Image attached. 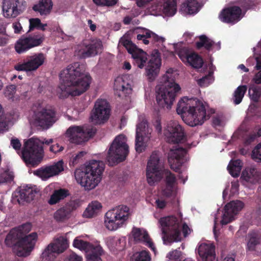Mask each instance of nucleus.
I'll return each mask as SVG.
<instances>
[{
	"instance_id": "f257e3e1",
	"label": "nucleus",
	"mask_w": 261,
	"mask_h": 261,
	"mask_svg": "<svg viewBox=\"0 0 261 261\" xmlns=\"http://www.w3.org/2000/svg\"><path fill=\"white\" fill-rule=\"evenodd\" d=\"M60 82L57 93L60 99L79 96L90 87L92 78L85 73V67L79 62L73 63L63 69L60 74Z\"/></svg>"
},
{
	"instance_id": "f03ea898",
	"label": "nucleus",
	"mask_w": 261,
	"mask_h": 261,
	"mask_svg": "<svg viewBox=\"0 0 261 261\" xmlns=\"http://www.w3.org/2000/svg\"><path fill=\"white\" fill-rule=\"evenodd\" d=\"M176 112L185 123L192 127L202 125L209 118L205 106L197 98L183 97L177 103Z\"/></svg>"
},
{
	"instance_id": "7ed1b4c3",
	"label": "nucleus",
	"mask_w": 261,
	"mask_h": 261,
	"mask_svg": "<svg viewBox=\"0 0 261 261\" xmlns=\"http://www.w3.org/2000/svg\"><path fill=\"white\" fill-rule=\"evenodd\" d=\"M105 164H87L84 167L76 169L74 176L78 183L86 190L96 187L100 181Z\"/></svg>"
},
{
	"instance_id": "20e7f679",
	"label": "nucleus",
	"mask_w": 261,
	"mask_h": 261,
	"mask_svg": "<svg viewBox=\"0 0 261 261\" xmlns=\"http://www.w3.org/2000/svg\"><path fill=\"white\" fill-rule=\"evenodd\" d=\"M163 76L165 81L156 91V99L158 105L163 108L170 109L175 100L177 93L180 90L178 84L171 77L170 70Z\"/></svg>"
},
{
	"instance_id": "39448f33",
	"label": "nucleus",
	"mask_w": 261,
	"mask_h": 261,
	"mask_svg": "<svg viewBox=\"0 0 261 261\" xmlns=\"http://www.w3.org/2000/svg\"><path fill=\"white\" fill-rule=\"evenodd\" d=\"M37 239L36 232H33L22 238L15 228L10 230L5 240L6 245L10 247L17 248L18 256H27L34 248Z\"/></svg>"
},
{
	"instance_id": "423d86ee",
	"label": "nucleus",
	"mask_w": 261,
	"mask_h": 261,
	"mask_svg": "<svg viewBox=\"0 0 261 261\" xmlns=\"http://www.w3.org/2000/svg\"><path fill=\"white\" fill-rule=\"evenodd\" d=\"M126 141V138L123 134L115 138L107 152L106 159L108 163H120L126 160L129 153Z\"/></svg>"
},
{
	"instance_id": "0eeeda50",
	"label": "nucleus",
	"mask_w": 261,
	"mask_h": 261,
	"mask_svg": "<svg viewBox=\"0 0 261 261\" xmlns=\"http://www.w3.org/2000/svg\"><path fill=\"white\" fill-rule=\"evenodd\" d=\"M159 222L162 227L164 243L168 242L170 243L181 241L180 222L176 217L171 216L161 218Z\"/></svg>"
},
{
	"instance_id": "6e6552de",
	"label": "nucleus",
	"mask_w": 261,
	"mask_h": 261,
	"mask_svg": "<svg viewBox=\"0 0 261 261\" xmlns=\"http://www.w3.org/2000/svg\"><path fill=\"white\" fill-rule=\"evenodd\" d=\"M33 117L35 124L43 129H48L57 120L56 109L49 105L39 104L34 110Z\"/></svg>"
},
{
	"instance_id": "1a4fd4ad",
	"label": "nucleus",
	"mask_w": 261,
	"mask_h": 261,
	"mask_svg": "<svg viewBox=\"0 0 261 261\" xmlns=\"http://www.w3.org/2000/svg\"><path fill=\"white\" fill-rule=\"evenodd\" d=\"M129 208L126 205H119L108 211L105 215V225L110 230H115L121 227L127 220Z\"/></svg>"
},
{
	"instance_id": "9d476101",
	"label": "nucleus",
	"mask_w": 261,
	"mask_h": 261,
	"mask_svg": "<svg viewBox=\"0 0 261 261\" xmlns=\"http://www.w3.org/2000/svg\"><path fill=\"white\" fill-rule=\"evenodd\" d=\"M39 142V139L32 138L24 143L22 156L25 163H40L42 161L44 149Z\"/></svg>"
},
{
	"instance_id": "9b49d317",
	"label": "nucleus",
	"mask_w": 261,
	"mask_h": 261,
	"mask_svg": "<svg viewBox=\"0 0 261 261\" xmlns=\"http://www.w3.org/2000/svg\"><path fill=\"white\" fill-rule=\"evenodd\" d=\"M96 133V128L92 126L73 125L67 129L66 136L71 143L81 144L93 137Z\"/></svg>"
},
{
	"instance_id": "f8f14e48",
	"label": "nucleus",
	"mask_w": 261,
	"mask_h": 261,
	"mask_svg": "<svg viewBox=\"0 0 261 261\" xmlns=\"http://www.w3.org/2000/svg\"><path fill=\"white\" fill-rule=\"evenodd\" d=\"M68 241L66 238L60 236L54 239L42 253V257L46 261L54 260L56 258V254L65 251L68 247Z\"/></svg>"
},
{
	"instance_id": "ddd939ff",
	"label": "nucleus",
	"mask_w": 261,
	"mask_h": 261,
	"mask_svg": "<svg viewBox=\"0 0 261 261\" xmlns=\"http://www.w3.org/2000/svg\"><path fill=\"white\" fill-rule=\"evenodd\" d=\"M68 241L66 238L60 236L54 239L42 253V257L46 261L54 260L56 258V254L65 251L68 247Z\"/></svg>"
},
{
	"instance_id": "4468645a",
	"label": "nucleus",
	"mask_w": 261,
	"mask_h": 261,
	"mask_svg": "<svg viewBox=\"0 0 261 261\" xmlns=\"http://www.w3.org/2000/svg\"><path fill=\"white\" fill-rule=\"evenodd\" d=\"M44 40V35L39 33L21 37L16 43L15 48L18 54H22L30 49L40 45Z\"/></svg>"
},
{
	"instance_id": "2eb2a0df",
	"label": "nucleus",
	"mask_w": 261,
	"mask_h": 261,
	"mask_svg": "<svg viewBox=\"0 0 261 261\" xmlns=\"http://www.w3.org/2000/svg\"><path fill=\"white\" fill-rule=\"evenodd\" d=\"M152 129L148 127L147 121L143 120L137 125L135 149L140 153L145 150L146 143L150 140Z\"/></svg>"
},
{
	"instance_id": "dca6fc26",
	"label": "nucleus",
	"mask_w": 261,
	"mask_h": 261,
	"mask_svg": "<svg viewBox=\"0 0 261 261\" xmlns=\"http://www.w3.org/2000/svg\"><path fill=\"white\" fill-rule=\"evenodd\" d=\"M120 42L128 53L132 55L134 64L139 68H143L147 60V54L142 49H140L130 40L121 38Z\"/></svg>"
},
{
	"instance_id": "f3484780",
	"label": "nucleus",
	"mask_w": 261,
	"mask_h": 261,
	"mask_svg": "<svg viewBox=\"0 0 261 261\" xmlns=\"http://www.w3.org/2000/svg\"><path fill=\"white\" fill-rule=\"evenodd\" d=\"M102 49V42L99 40L87 41L78 46L76 55L81 59H86L97 55Z\"/></svg>"
},
{
	"instance_id": "a211bd4d",
	"label": "nucleus",
	"mask_w": 261,
	"mask_h": 261,
	"mask_svg": "<svg viewBox=\"0 0 261 261\" xmlns=\"http://www.w3.org/2000/svg\"><path fill=\"white\" fill-rule=\"evenodd\" d=\"M166 141L169 143L178 144L186 140V136L182 127L176 122H170L164 130Z\"/></svg>"
},
{
	"instance_id": "6ab92c4d",
	"label": "nucleus",
	"mask_w": 261,
	"mask_h": 261,
	"mask_svg": "<svg viewBox=\"0 0 261 261\" xmlns=\"http://www.w3.org/2000/svg\"><path fill=\"white\" fill-rule=\"evenodd\" d=\"M110 114V108L107 101L105 99H98L95 103L90 118L94 123H103L109 119Z\"/></svg>"
},
{
	"instance_id": "aec40b11",
	"label": "nucleus",
	"mask_w": 261,
	"mask_h": 261,
	"mask_svg": "<svg viewBox=\"0 0 261 261\" xmlns=\"http://www.w3.org/2000/svg\"><path fill=\"white\" fill-rule=\"evenodd\" d=\"M26 7V2L23 0H4V15L7 18H15L25 10Z\"/></svg>"
},
{
	"instance_id": "412c9836",
	"label": "nucleus",
	"mask_w": 261,
	"mask_h": 261,
	"mask_svg": "<svg viewBox=\"0 0 261 261\" xmlns=\"http://www.w3.org/2000/svg\"><path fill=\"white\" fill-rule=\"evenodd\" d=\"M161 66V54L158 49H153L145 68V73L149 82L153 81L158 76Z\"/></svg>"
},
{
	"instance_id": "4be33fe9",
	"label": "nucleus",
	"mask_w": 261,
	"mask_h": 261,
	"mask_svg": "<svg viewBox=\"0 0 261 261\" xmlns=\"http://www.w3.org/2000/svg\"><path fill=\"white\" fill-rule=\"evenodd\" d=\"M45 60V56L43 53L35 54L28 57L23 63L15 65L14 69L17 71H34L44 63Z\"/></svg>"
},
{
	"instance_id": "5701e85b",
	"label": "nucleus",
	"mask_w": 261,
	"mask_h": 261,
	"mask_svg": "<svg viewBox=\"0 0 261 261\" xmlns=\"http://www.w3.org/2000/svg\"><path fill=\"white\" fill-rule=\"evenodd\" d=\"M244 204L240 200L231 201L225 205L224 213L221 221L222 225H226L234 219V216L244 207Z\"/></svg>"
},
{
	"instance_id": "b1692460",
	"label": "nucleus",
	"mask_w": 261,
	"mask_h": 261,
	"mask_svg": "<svg viewBox=\"0 0 261 261\" xmlns=\"http://www.w3.org/2000/svg\"><path fill=\"white\" fill-rule=\"evenodd\" d=\"M242 12V9L238 6L229 7L222 10L220 17L224 22L234 24L241 19Z\"/></svg>"
},
{
	"instance_id": "393cba45",
	"label": "nucleus",
	"mask_w": 261,
	"mask_h": 261,
	"mask_svg": "<svg viewBox=\"0 0 261 261\" xmlns=\"http://www.w3.org/2000/svg\"><path fill=\"white\" fill-rule=\"evenodd\" d=\"M159 165L160 164H147L146 177L147 182L150 186L160 181L163 177L165 169Z\"/></svg>"
},
{
	"instance_id": "a878e982",
	"label": "nucleus",
	"mask_w": 261,
	"mask_h": 261,
	"mask_svg": "<svg viewBox=\"0 0 261 261\" xmlns=\"http://www.w3.org/2000/svg\"><path fill=\"white\" fill-rule=\"evenodd\" d=\"M64 170L63 164H53L51 166L41 167L34 170V175L45 180L59 174Z\"/></svg>"
},
{
	"instance_id": "bb28decb",
	"label": "nucleus",
	"mask_w": 261,
	"mask_h": 261,
	"mask_svg": "<svg viewBox=\"0 0 261 261\" xmlns=\"http://www.w3.org/2000/svg\"><path fill=\"white\" fill-rule=\"evenodd\" d=\"M187 150L182 147H178L171 150L168 153V163H185L187 159Z\"/></svg>"
},
{
	"instance_id": "cd10ccee",
	"label": "nucleus",
	"mask_w": 261,
	"mask_h": 261,
	"mask_svg": "<svg viewBox=\"0 0 261 261\" xmlns=\"http://www.w3.org/2000/svg\"><path fill=\"white\" fill-rule=\"evenodd\" d=\"M38 191L32 187L28 186L21 188L16 197H17V201L19 204L23 202H30L34 200L36 195L38 194Z\"/></svg>"
},
{
	"instance_id": "c85d7f7f",
	"label": "nucleus",
	"mask_w": 261,
	"mask_h": 261,
	"mask_svg": "<svg viewBox=\"0 0 261 261\" xmlns=\"http://www.w3.org/2000/svg\"><path fill=\"white\" fill-rule=\"evenodd\" d=\"M215 250L214 245L202 243L199 246L198 253L202 261H214L215 258Z\"/></svg>"
},
{
	"instance_id": "c756f323",
	"label": "nucleus",
	"mask_w": 261,
	"mask_h": 261,
	"mask_svg": "<svg viewBox=\"0 0 261 261\" xmlns=\"http://www.w3.org/2000/svg\"><path fill=\"white\" fill-rule=\"evenodd\" d=\"M76 208L75 203L74 201H70L58 210L55 213L54 218L58 222H63L69 217L70 213Z\"/></svg>"
},
{
	"instance_id": "7c9ffc66",
	"label": "nucleus",
	"mask_w": 261,
	"mask_h": 261,
	"mask_svg": "<svg viewBox=\"0 0 261 261\" xmlns=\"http://www.w3.org/2000/svg\"><path fill=\"white\" fill-rule=\"evenodd\" d=\"M132 235L136 241H143L146 243L147 246L153 251L155 247L153 242L146 231H142L140 228L134 227L132 230Z\"/></svg>"
},
{
	"instance_id": "2f4dec72",
	"label": "nucleus",
	"mask_w": 261,
	"mask_h": 261,
	"mask_svg": "<svg viewBox=\"0 0 261 261\" xmlns=\"http://www.w3.org/2000/svg\"><path fill=\"white\" fill-rule=\"evenodd\" d=\"M260 173L256 169L246 168L242 173L241 178L247 182L254 184L260 179Z\"/></svg>"
},
{
	"instance_id": "473e14b6",
	"label": "nucleus",
	"mask_w": 261,
	"mask_h": 261,
	"mask_svg": "<svg viewBox=\"0 0 261 261\" xmlns=\"http://www.w3.org/2000/svg\"><path fill=\"white\" fill-rule=\"evenodd\" d=\"M114 90L121 92L125 96L132 93V88L130 83L125 81L123 78L118 77L115 80Z\"/></svg>"
},
{
	"instance_id": "72a5a7b5",
	"label": "nucleus",
	"mask_w": 261,
	"mask_h": 261,
	"mask_svg": "<svg viewBox=\"0 0 261 261\" xmlns=\"http://www.w3.org/2000/svg\"><path fill=\"white\" fill-rule=\"evenodd\" d=\"M51 0H41L38 4L33 7V10L41 15H46L50 13L53 8Z\"/></svg>"
},
{
	"instance_id": "f704fd0d",
	"label": "nucleus",
	"mask_w": 261,
	"mask_h": 261,
	"mask_svg": "<svg viewBox=\"0 0 261 261\" xmlns=\"http://www.w3.org/2000/svg\"><path fill=\"white\" fill-rule=\"evenodd\" d=\"M137 30H141L140 32L142 34H138L137 36V39L138 40H141L143 38H150L152 39V41L154 42H159L163 43L165 41V39L163 37H159L153 32L143 28H138Z\"/></svg>"
},
{
	"instance_id": "c9c22d12",
	"label": "nucleus",
	"mask_w": 261,
	"mask_h": 261,
	"mask_svg": "<svg viewBox=\"0 0 261 261\" xmlns=\"http://www.w3.org/2000/svg\"><path fill=\"white\" fill-rule=\"evenodd\" d=\"M86 253L87 261H102L101 256L103 253V250L99 245H93Z\"/></svg>"
},
{
	"instance_id": "e433bc0d",
	"label": "nucleus",
	"mask_w": 261,
	"mask_h": 261,
	"mask_svg": "<svg viewBox=\"0 0 261 261\" xmlns=\"http://www.w3.org/2000/svg\"><path fill=\"white\" fill-rule=\"evenodd\" d=\"M102 205L98 201H93L90 203L83 213V216L86 218H92L100 212Z\"/></svg>"
},
{
	"instance_id": "4c0bfd02",
	"label": "nucleus",
	"mask_w": 261,
	"mask_h": 261,
	"mask_svg": "<svg viewBox=\"0 0 261 261\" xmlns=\"http://www.w3.org/2000/svg\"><path fill=\"white\" fill-rule=\"evenodd\" d=\"M69 195V191L66 189L61 188L58 190H55L50 196L48 202L50 205L55 204L59 202L60 200L65 199Z\"/></svg>"
},
{
	"instance_id": "58836bf2",
	"label": "nucleus",
	"mask_w": 261,
	"mask_h": 261,
	"mask_svg": "<svg viewBox=\"0 0 261 261\" xmlns=\"http://www.w3.org/2000/svg\"><path fill=\"white\" fill-rule=\"evenodd\" d=\"M199 40L196 42V48L198 49L204 47L206 50L210 51L212 49L215 42L204 35L199 37Z\"/></svg>"
},
{
	"instance_id": "ea45409f",
	"label": "nucleus",
	"mask_w": 261,
	"mask_h": 261,
	"mask_svg": "<svg viewBox=\"0 0 261 261\" xmlns=\"http://www.w3.org/2000/svg\"><path fill=\"white\" fill-rule=\"evenodd\" d=\"M182 8L189 14H195L199 11V3L196 0H188L182 4Z\"/></svg>"
},
{
	"instance_id": "a19ab883",
	"label": "nucleus",
	"mask_w": 261,
	"mask_h": 261,
	"mask_svg": "<svg viewBox=\"0 0 261 261\" xmlns=\"http://www.w3.org/2000/svg\"><path fill=\"white\" fill-rule=\"evenodd\" d=\"M187 62L195 68H200L203 64L202 58L194 52L190 53Z\"/></svg>"
},
{
	"instance_id": "79ce46f5",
	"label": "nucleus",
	"mask_w": 261,
	"mask_h": 261,
	"mask_svg": "<svg viewBox=\"0 0 261 261\" xmlns=\"http://www.w3.org/2000/svg\"><path fill=\"white\" fill-rule=\"evenodd\" d=\"M87 153L86 151H82L79 152L73 158L72 163H103V161L96 160H86Z\"/></svg>"
},
{
	"instance_id": "37998d69",
	"label": "nucleus",
	"mask_w": 261,
	"mask_h": 261,
	"mask_svg": "<svg viewBox=\"0 0 261 261\" xmlns=\"http://www.w3.org/2000/svg\"><path fill=\"white\" fill-rule=\"evenodd\" d=\"M93 245L88 242L80 239L79 237L75 238L73 242V246L74 247L81 251H84L86 253H88Z\"/></svg>"
},
{
	"instance_id": "c03bdc74",
	"label": "nucleus",
	"mask_w": 261,
	"mask_h": 261,
	"mask_svg": "<svg viewBox=\"0 0 261 261\" xmlns=\"http://www.w3.org/2000/svg\"><path fill=\"white\" fill-rule=\"evenodd\" d=\"M247 90V87L246 85L239 86L236 89L233 93V98L235 105H239L241 102Z\"/></svg>"
},
{
	"instance_id": "a18cd8bd",
	"label": "nucleus",
	"mask_w": 261,
	"mask_h": 261,
	"mask_svg": "<svg viewBox=\"0 0 261 261\" xmlns=\"http://www.w3.org/2000/svg\"><path fill=\"white\" fill-rule=\"evenodd\" d=\"M260 236L256 232H252L250 234V238L247 243V248L250 251H254L255 250L256 247L260 244Z\"/></svg>"
},
{
	"instance_id": "49530a36",
	"label": "nucleus",
	"mask_w": 261,
	"mask_h": 261,
	"mask_svg": "<svg viewBox=\"0 0 261 261\" xmlns=\"http://www.w3.org/2000/svg\"><path fill=\"white\" fill-rule=\"evenodd\" d=\"M176 4L174 1H168L164 5V13L168 16L174 15L176 12Z\"/></svg>"
},
{
	"instance_id": "de8ad7c7",
	"label": "nucleus",
	"mask_w": 261,
	"mask_h": 261,
	"mask_svg": "<svg viewBox=\"0 0 261 261\" xmlns=\"http://www.w3.org/2000/svg\"><path fill=\"white\" fill-rule=\"evenodd\" d=\"M29 22V32L33 31L35 28L44 31L45 27L47 26V24L42 23L40 19L38 18L30 19Z\"/></svg>"
},
{
	"instance_id": "09e8293b",
	"label": "nucleus",
	"mask_w": 261,
	"mask_h": 261,
	"mask_svg": "<svg viewBox=\"0 0 261 261\" xmlns=\"http://www.w3.org/2000/svg\"><path fill=\"white\" fill-rule=\"evenodd\" d=\"M151 257L148 251L143 250L135 253L133 255V261H150Z\"/></svg>"
},
{
	"instance_id": "8fccbe9b",
	"label": "nucleus",
	"mask_w": 261,
	"mask_h": 261,
	"mask_svg": "<svg viewBox=\"0 0 261 261\" xmlns=\"http://www.w3.org/2000/svg\"><path fill=\"white\" fill-rule=\"evenodd\" d=\"M241 164H228L227 169L229 174L233 177H238L242 170Z\"/></svg>"
},
{
	"instance_id": "3c124183",
	"label": "nucleus",
	"mask_w": 261,
	"mask_h": 261,
	"mask_svg": "<svg viewBox=\"0 0 261 261\" xmlns=\"http://www.w3.org/2000/svg\"><path fill=\"white\" fill-rule=\"evenodd\" d=\"M15 228L17 230L18 232H19L20 236L22 238L27 236L26 234L31 230L32 225L30 223H26Z\"/></svg>"
},
{
	"instance_id": "603ef678",
	"label": "nucleus",
	"mask_w": 261,
	"mask_h": 261,
	"mask_svg": "<svg viewBox=\"0 0 261 261\" xmlns=\"http://www.w3.org/2000/svg\"><path fill=\"white\" fill-rule=\"evenodd\" d=\"M249 94L252 100L258 102L261 96V88L257 87L250 88Z\"/></svg>"
},
{
	"instance_id": "864d4df0",
	"label": "nucleus",
	"mask_w": 261,
	"mask_h": 261,
	"mask_svg": "<svg viewBox=\"0 0 261 261\" xmlns=\"http://www.w3.org/2000/svg\"><path fill=\"white\" fill-rule=\"evenodd\" d=\"M164 175H165L166 186H174L176 181L175 175L168 170H164Z\"/></svg>"
},
{
	"instance_id": "5fc2aeb1",
	"label": "nucleus",
	"mask_w": 261,
	"mask_h": 261,
	"mask_svg": "<svg viewBox=\"0 0 261 261\" xmlns=\"http://www.w3.org/2000/svg\"><path fill=\"white\" fill-rule=\"evenodd\" d=\"M251 158L255 162L261 163V142L253 149Z\"/></svg>"
},
{
	"instance_id": "6e6d98bb",
	"label": "nucleus",
	"mask_w": 261,
	"mask_h": 261,
	"mask_svg": "<svg viewBox=\"0 0 261 261\" xmlns=\"http://www.w3.org/2000/svg\"><path fill=\"white\" fill-rule=\"evenodd\" d=\"M16 86L14 85H8L4 91V95L9 99L13 100L14 94L16 91Z\"/></svg>"
},
{
	"instance_id": "4d7b16f0",
	"label": "nucleus",
	"mask_w": 261,
	"mask_h": 261,
	"mask_svg": "<svg viewBox=\"0 0 261 261\" xmlns=\"http://www.w3.org/2000/svg\"><path fill=\"white\" fill-rule=\"evenodd\" d=\"M14 178V174L12 172L6 169L1 175L0 184L4 182H10Z\"/></svg>"
},
{
	"instance_id": "13d9d810",
	"label": "nucleus",
	"mask_w": 261,
	"mask_h": 261,
	"mask_svg": "<svg viewBox=\"0 0 261 261\" xmlns=\"http://www.w3.org/2000/svg\"><path fill=\"white\" fill-rule=\"evenodd\" d=\"M211 80V73L203 76L197 80L198 84L201 87H205L208 86Z\"/></svg>"
},
{
	"instance_id": "bf43d9fd",
	"label": "nucleus",
	"mask_w": 261,
	"mask_h": 261,
	"mask_svg": "<svg viewBox=\"0 0 261 261\" xmlns=\"http://www.w3.org/2000/svg\"><path fill=\"white\" fill-rule=\"evenodd\" d=\"M93 2L98 6H113L115 5L117 0H93Z\"/></svg>"
},
{
	"instance_id": "052dcab7",
	"label": "nucleus",
	"mask_w": 261,
	"mask_h": 261,
	"mask_svg": "<svg viewBox=\"0 0 261 261\" xmlns=\"http://www.w3.org/2000/svg\"><path fill=\"white\" fill-rule=\"evenodd\" d=\"M190 53H189V50L187 48H183L179 50L177 55L179 58L183 62H187L188 60V58H189V56H190Z\"/></svg>"
},
{
	"instance_id": "680f3d73",
	"label": "nucleus",
	"mask_w": 261,
	"mask_h": 261,
	"mask_svg": "<svg viewBox=\"0 0 261 261\" xmlns=\"http://www.w3.org/2000/svg\"><path fill=\"white\" fill-rule=\"evenodd\" d=\"M160 153L158 151L152 152L147 163H159Z\"/></svg>"
},
{
	"instance_id": "e2e57ef3",
	"label": "nucleus",
	"mask_w": 261,
	"mask_h": 261,
	"mask_svg": "<svg viewBox=\"0 0 261 261\" xmlns=\"http://www.w3.org/2000/svg\"><path fill=\"white\" fill-rule=\"evenodd\" d=\"M9 36L4 33L3 31H0V46H5L9 42Z\"/></svg>"
},
{
	"instance_id": "0e129e2a",
	"label": "nucleus",
	"mask_w": 261,
	"mask_h": 261,
	"mask_svg": "<svg viewBox=\"0 0 261 261\" xmlns=\"http://www.w3.org/2000/svg\"><path fill=\"white\" fill-rule=\"evenodd\" d=\"M173 186H166V188L163 190V195L166 197H170L173 193Z\"/></svg>"
},
{
	"instance_id": "69168bd1",
	"label": "nucleus",
	"mask_w": 261,
	"mask_h": 261,
	"mask_svg": "<svg viewBox=\"0 0 261 261\" xmlns=\"http://www.w3.org/2000/svg\"><path fill=\"white\" fill-rule=\"evenodd\" d=\"M239 3L242 8L247 10L250 9L253 5L252 0H240Z\"/></svg>"
},
{
	"instance_id": "338daca9",
	"label": "nucleus",
	"mask_w": 261,
	"mask_h": 261,
	"mask_svg": "<svg viewBox=\"0 0 261 261\" xmlns=\"http://www.w3.org/2000/svg\"><path fill=\"white\" fill-rule=\"evenodd\" d=\"M257 138V136L256 135L255 133H252L250 134L247 138L245 139L244 143L246 145H249L251 144L252 142H253L256 138Z\"/></svg>"
},
{
	"instance_id": "774afa93",
	"label": "nucleus",
	"mask_w": 261,
	"mask_h": 261,
	"mask_svg": "<svg viewBox=\"0 0 261 261\" xmlns=\"http://www.w3.org/2000/svg\"><path fill=\"white\" fill-rule=\"evenodd\" d=\"M67 261H83L81 256L77 255L74 252L71 253L67 258Z\"/></svg>"
}]
</instances>
